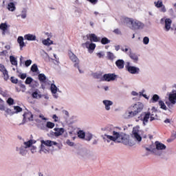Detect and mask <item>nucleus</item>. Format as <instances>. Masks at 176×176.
Wrapping results in <instances>:
<instances>
[{
	"label": "nucleus",
	"mask_w": 176,
	"mask_h": 176,
	"mask_svg": "<svg viewBox=\"0 0 176 176\" xmlns=\"http://www.w3.org/2000/svg\"><path fill=\"white\" fill-rule=\"evenodd\" d=\"M53 43V41L50 40V38H47L43 41V45L45 46H50Z\"/></svg>",
	"instance_id": "obj_26"
},
{
	"label": "nucleus",
	"mask_w": 176,
	"mask_h": 176,
	"mask_svg": "<svg viewBox=\"0 0 176 176\" xmlns=\"http://www.w3.org/2000/svg\"><path fill=\"white\" fill-rule=\"evenodd\" d=\"M89 39L91 42H100V37H98L96 34H89Z\"/></svg>",
	"instance_id": "obj_14"
},
{
	"label": "nucleus",
	"mask_w": 176,
	"mask_h": 176,
	"mask_svg": "<svg viewBox=\"0 0 176 176\" xmlns=\"http://www.w3.org/2000/svg\"><path fill=\"white\" fill-rule=\"evenodd\" d=\"M149 118H151V112H149V111L143 112L141 114L140 120H142L143 122L144 126H145L146 124V123H148V122H149Z\"/></svg>",
	"instance_id": "obj_7"
},
{
	"label": "nucleus",
	"mask_w": 176,
	"mask_h": 176,
	"mask_svg": "<svg viewBox=\"0 0 176 176\" xmlns=\"http://www.w3.org/2000/svg\"><path fill=\"white\" fill-rule=\"evenodd\" d=\"M159 105L161 108V109H164V111H167V107L166 106V104H164V102L163 100L159 101Z\"/></svg>",
	"instance_id": "obj_29"
},
{
	"label": "nucleus",
	"mask_w": 176,
	"mask_h": 176,
	"mask_svg": "<svg viewBox=\"0 0 176 176\" xmlns=\"http://www.w3.org/2000/svg\"><path fill=\"white\" fill-rule=\"evenodd\" d=\"M8 9L10 12H14L16 10V6H14V3L10 2L8 5Z\"/></svg>",
	"instance_id": "obj_23"
},
{
	"label": "nucleus",
	"mask_w": 176,
	"mask_h": 176,
	"mask_svg": "<svg viewBox=\"0 0 176 176\" xmlns=\"http://www.w3.org/2000/svg\"><path fill=\"white\" fill-rule=\"evenodd\" d=\"M132 96H138V94L135 91H132Z\"/></svg>",
	"instance_id": "obj_64"
},
{
	"label": "nucleus",
	"mask_w": 176,
	"mask_h": 176,
	"mask_svg": "<svg viewBox=\"0 0 176 176\" xmlns=\"http://www.w3.org/2000/svg\"><path fill=\"white\" fill-rule=\"evenodd\" d=\"M10 61L12 65H17V59H16L14 56H10Z\"/></svg>",
	"instance_id": "obj_28"
},
{
	"label": "nucleus",
	"mask_w": 176,
	"mask_h": 176,
	"mask_svg": "<svg viewBox=\"0 0 176 176\" xmlns=\"http://www.w3.org/2000/svg\"><path fill=\"white\" fill-rule=\"evenodd\" d=\"M31 71L32 72H38V65H36V64H34L31 67Z\"/></svg>",
	"instance_id": "obj_40"
},
{
	"label": "nucleus",
	"mask_w": 176,
	"mask_h": 176,
	"mask_svg": "<svg viewBox=\"0 0 176 176\" xmlns=\"http://www.w3.org/2000/svg\"><path fill=\"white\" fill-rule=\"evenodd\" d=\"M115 49H116V52H118L120 50V45H116L115 47Z\"/></svg>",
	"instance_id": "obj_60"
},
{
	"label": "nucleus",
	"mask_w": 176,
	"mask_h": 176,
	"mask_svg": "<svg viewBox=\"0 0 176 176\" xmlns=\"http://www.w3.org/2000/svg\"><path fill=\"white\" fill-rule=\"evenodd\" d=\"M50 151V150L49 149V148L46 147L45 145H41L40 152H44V153H49Z\"/></svg>",
	"instance_id": "obj_24"
},
{
	"label": "nucleus",
	"mask_w": 176,
	"mask_h": 176,
	"mask_svg": "<svg viewBox=\"0 0 176 176\" xmlns=\"http://www.w3.org/2000/svg\"><path fill=\"white\" fill-rule=\"evenodd\" d=\"M157 119V110L155 107H152L151 112H150V122H153Z\"/></svg>",
	"instance_id": "obj_9"
},
{
	"label": "nucleus",
	"mask_w": 176,
	"mask_h": 176,
	"mask_svg": "<svg viewBox=\"0 0 176 176\" xmlns=\"http://www.w3.org/2000/svg\"><path fill=\"white\" fill-rule=\"evenodd\" d=\"M38 80L41 83H46V76L43 74H38Z\"/></svg>",
	"instance_id": "obj_22"
},
{
	"label": "nucleus",
	"mask_w": 176,
	"mask_h": 176,
	"mask_svg": "<svg viewBox=\"0 0 176 176\" xmlns=\"http://www.w3.org/2000/svg\"><path fill=\"white\" fill-rule=\"evenodd\" d=\"M114 34H117V35H119L120 34V30L119 29H116L113 30Z\"/></svg>",
	"instance_id": "obj_58"
},
{
	"label": "nucleus",
	"mask_w": 176,
	"mask_h": 176,
	"mask_svg": "<svg viewBox=\"0 0 176 176\" xmlns=\"http://www.w3.org/2000/svg\"><path fill=\"white\" fill-rule=\"evenodd\" d=\"M5 49H6V50H10V45H6Z\"/></svg>",
	"instance_id": "obj_61"
},
{
	"label": "nucleus",
	"mask_w": 176,
	"mask_h": 176,
	"mask_svg": "<svg viewBox=\"0 0 176 176\" xmlns=\"http://www.w3.org/2000/svg\"><path fill=\"white\" fill-rule=\"evenodd\" d=\"M54 126H55L54 123L52 122H47L46 124V126L47 127V129H53Z\"/></svg>",
	"instance_id": "obj_41"
},
{
	"label": "nucleus",
	"mask_w": 176,
	"mask_h": 176,
	"mask_svg": "<svg viewBox=\"0 0 176 176\" xmlns=\"http://www.w3.org/2000/svg\"><path fill=\"white\" fill-rule=\"evenodd\" d=\"M19 87H21V89H22L21 91H25V85H24V84H20Z\"/></svg>",
	"instance_id": "obj_53"
},
{
	"label": "nucleus",
	"mask_w": 176,
	"mask_h": 176,
	"mask_svg": "<svg viewBox=\"0 0 176 176\" xmlns=\"http://www.w3.org/2000/svg\"><path fill=\"white\" fill-rule=\"evenodd\" d=\"M142 109H144V104L138 102L128 108L126 115H127L128 118H134V116H137L138 113L142 112Z\"/></svg>",
	"instance_id": "obj_1"
},
{
	"label": "nucleus",
	"mask_w": 176,
	"mask_h": 176,
	"mask_svg": "<svg viewBox=\"0 0 176 176\" xmlns=\"http://www.w3.org/2000/svg\"><path fill=\"white\" fill-rule=\"evenodd\" d=\"M54 130L55 132H52L51 134L55 137H60L64 134V128H54Z\"/></svg>",
	"instance_id": "obj_10"
},
{
	"label": "nucleus",
	"mask_w": 176,
	"mask_h": 176,
	"mask_svg": "<svg viewBox=\"0 0 176 176\" xmlns=\"http://www.w3.org/2000/svg\"><path fill=\"white\" fill-rule=\"evenodd\" d=\"M171 23H173V21L170 19H165V31H170V29L171 28Z\"/></svg>",
	"instance_id": "obj_15"
},
{
	"label": "nucleus",
	"mask_w": 176,
	"mask_h": 176,
	"mask_svg": "<svg viewBox=\"0 0 176 176\" xmlns=\"http://www.w3.org/2000/svg\"><path fill=\"white\" fill-rule=\"evenodd\" d=\"M155 146L157 151H163V149H166V145H164L163 143L155 142Z\"/></svg>",
	"instance_id": "obj_17"
},
{
	"label": "nucleus",
	"mask_w": 176,
	"mask_h": 176,
	"mask_svg": "<svg viewBox=\"0 0 176 176\" xmlns=\"http://www.w3.org/2000/svg\"><path fill=\"white\" fill-rule=\"evenodd\" d=\"M154 3L156 8H162L163 6V1H155Z\"/></svg>",
	"instance_id": "obj_36"
},
{
	"label": "nucleus",
	"mask_w": 176,
	"mask_h": 176,
	"mask_svg": "<svg viewBox=\"0 0 176 176\" xmlns=\"http://www.w3.org/2000/svg\"><path fill=\"white\" fill-rule=\"evenodd\" d=\"M23 122L25 123V122H32L34 120V115L31 111H27L23 115Z\"/></svg>",
	"instance_id": "obj_6"
},
{
	"label": "nucleus",
	"mask_w": 176,
	"mask_h": 176,
	"mask_svg": "<svg viewBox=\"0 0 176 176\" xmlns=\"http://www.w3.org/2000/svg\"><path fill=\"white\" fill-rule=\"evenodd\" d=\"M98 57H99V58H101L104 55H102V53L99 52L97 54Z\"/></svg>",
	"instance_id": "obj_59"
},
{
	"label": "nucleus",
	"mask_w": 176,
	"mask_h": 176,
	"mask_svg": "<svg viewBox=\"0 0 176 176\" xmlns=\"http://www.w3.org/2000/svg\"><path fill=\"white\" fill-rule=\"evenodd\" d=\"M89 2H90L91 3H92L93 5H96V3H97V2H98V0H87Z\"/></svg>",
	"instance_id": "obj_56"
},
{
	"label": "nucleus",
	"mask_w": 176,
	"mask_h": 176,
	"mask_svg": "<svg viewBox=\"0 0 176 176\" xmlns=\"http://www.w3.org/2000/svg\"><path fill=\"white\" fill-rule=\"evenodd\" d=\"M116 65L118 69H123L124 68V60L123 59H118L116 61Z\"/></svg>",
	"instance_id": "obj_13"
},
{
	"label": "nucleus",
	"mask_w": 176,
	"mask_h": 176,
	"mask_svg": "<svg viewBox=\"0 0 176 176\" xmlns=\"http://www.w3.org/2000/svg\"><path fill=\"white\" fill-rule=\"evenodd\" d=\"M19 77L21 78V79H25V78H27V74H21Z\"/></svg>",
	"instance_id": "obj_54"
},
{
	"label": "nucleus",
	"mask_w": 176,
	"mask_h": 176,
	"mask_svg": "<svg viewBox=\"0 0 176 176\" xmlns=\"http://www.w3.org/2000/svg\"><path fill=\"white\" fill-rule=\"evenodd\" d=\"M116 78H118V76H116L115 74H106L102 76L101 80L105 82H111L115 80Z\"/></svg>",
	"instance_id": "obj_5"
},
{
	"label": "nucleus",
	"mask_w": 176,
	"mask_h": 176,
	"mask_svg": "<svg viewBox=\"0 0 176 176\" xmlns=\"http://www.w3.org/2000/svg\"><path fill=\"white\" fill-rule=\"evenodd\" d=\"M32 96L33 98H41L42 96H41L39 94H38L37 91H34L32 93Z\"/></svg>",
	"instance_id": "obj_35"
},
{
	"label": "nucleus",
	"mask_w": 176,
	"mask_h": 176,
	"mask_svg": "<svg viewBox=\"0 0 176 176\" xmlns=\"http://www.w3.org/2000/svg\"><path fill=\"white\" fill-rule=\"evenodd\" d=\"M25 85H31L32 83V78L28 77L25 81Z\"/></svg>",
	"instance_id": "obj_43"
},
{
	"label": "nucleus",
	"mask_w": 176,
	"mask_h": 176,
	"mask_svg": "<svg viewBox=\"0 0 176 176\" xmlns=\"http://www.w3.org/2000/svg\"><path fill=\"white\" fill-rule=\"evenodd\" d=\"M8 54V51L7 50H3L0 52V56H5Z\"/></svg>",
	"instance_id": "obj_52"
},
{
	"label": "nucleus",
	"mask_w": 176,
	"mask_h": 176,
	"mask_svg": "<svg viewBox=\"0 0 176 176\" xmlns=\"http://www.w3.org/2000/svg\"><path fill=\"white\" fill-rule=\"evenodd\" d=\"M176 93L169 94V101L171 104H175Z\"/></svg>",
	"instance_id": "obj_21"
},
{
	"label": "nucleus",
	"mask_w": 176,
	"mask_h": 176,
	"mask_svg": "<svg viewBox=\"0 0 176 176\" xmlns=\"http://www.w3.org/2000/svg\"><path fill=\"white\" fill-rule=\"evenodd\" d=\"M25 148H30L32 145V140L24 142Z\"/></svg>",
	"instance_id": "obj_38"
},
{
	"label": "nucleus",
	"mask_w": 176,
	"mask_h": 176,
	"mask_svg": "<svg viewBox=\"0 0 176 176\" xmlns=\"http://www.w3.org/2000/svg\"><path fill=\"white\" fill-rule=\"evenodd\" d=\"M129 57L135 62L138 61V56L134 53H131V49H129Z\"/></svg>",
	"instance_id": "obj_20"
},
{
	"label": "nucleus",
	"mask_w": 176,
	"mask_h": 176,
	"mask_svg": "<svg viewBox=\"0 0 176 176\" xmlns=\"http://www.w3.org/2000/svg\"><path fill=\"white\" fill-rule=\"evenodd\" d=\"M18 43H19V46L21 49H23L24 46H25V43H24V38L23 36H19L17 39Z\"/></svg>",
	"instance_id": "obj_19"
},
{
	"label": "nucleus",
	"mask_w": 176,
	"mask_h": 176,
	"mask_svg": "<svg viewBox=\"0 0 176 176\" xmlns=\"http://www.w3.org/2000/svg\"><path fill=\"white\" fill-rule=\"evenodd\" d=\"M125 68H126L127 71H129L130 74H135L140 72V69L134 66H130V63H127Z\"/></svg>",
	"instance_id": "obj_8"
},
{
	"label": "nucleus",
	"mask_w": 176,
	"mask_h": 176,
	"mask_svg": "<svg viewBox=\"0 0 176 176\" xmlns=\"http://www.w3.org/2000/svg\"><path fill=\"white\" fill-rule=\"evenodd\" d=\"M143 43L144 45H148V43H149V38L147 37V36H145L144 38H143Z\"/></svg>",
	"instance_id": "obj_48"
},
{
	"label": "nucleus",
	"mask_w": 176,
	"mask_h": 176,
	"mask_svg": "<svg viewBox=\"0 0 176 176\" xmlns=\"http://www.w3.org/2000/svg\"><path fill=\"white\" fill-rule=\"evenodd\" d=\"M133 21V20L132 19H130V18L124 19V23H126V24H132Z\"/></svg>",
	"instance_id": "obj_46"
},
{
	"label": "nucleus",
	"mask_w": 176,
	"mask_h": 176,
	"mask_svg": "<svg viewBox=\"0 0 176 176\" xmlns=\"http://www.w3.org/2000/svg\"><path fill=\"white\" fill-rule=\"evenodd\" d=\"M27 153V151L23 148H20V154L24 156Z\"/></svg>",
	"instance_id": "obj_51"
},
{
	"label": "nucleus",
	"mask_w": 176,
	"mask_h": 176,
	"mask_svg": "<svg viewBox=\"0 0 176 176\" xmlns=\"http://www.w3.org/2000/svg\"><path fill=\"white\" fill-rule=\"evenodd\" d=\"M30 64H32V60H28L25 62V67H30Z\"/></svg>",
	"instance_id": "obj_50"
},
{
	"label": "nucleus",
	"mask_w": 176,
	"mask_h": 176,
	"mask_svg": "<svg viewBox=\"0 0 176 176\" xmlns=\"http://www.w3.org/2000/svg\"><path fill=\"white\" fill-rule=\"evenodd\" d=\"M78 138L83 139L86 137V133L83 131H79L78 132Z\"/></svg>",
	"instance_id": "obj_31"
},
{
	"label": "nucleus",
	"mask_w": 176,
	"mask_h": 176,
	"mask_svg": "<svg viewBox=\"0 0 176 176\" xmlns=\"http://www.w3.org/2000/svg\"><path fill=\"white\" fill-rule=\"evenodd\" d=\"M21 19H25V17H27V14H22L21 15Z\"/></svg>",
	"instance_id": "obj_62"
},
{
	"label": "nucleus",
	"mask_w": 176,
	"mask_h": 176,
	"mask_svg": "<svg viewBox=\"0 0 176 176\" xmlns=\"http://www.w3.org/2000/svg\"><path fill=\"white\" fill-rule=\"evenodd\" d=\"M133 135L137 139V141H138L139 142L142 141V138L137 132H134Z\"/></svg>",
	"instance_id": "obj_34"
},
{
	"label": "nucleus",
	"mask_w": 176,
	"mask_h": 176,
	"mask_svg": "<svg viewBox=\"0 0 176 176\" xmlns=\"http://www.w3.org/2000/svg\"><path fill=\"white\" fill-rule=\"evenodd\" d=\"M131 25L133 30H140L142 27V23L137 20H133Z\"/></svg>",
	"instance_id": "obj_12"
},
{
	"label": "nucleus",
	"mask_w": 176,
	"mask_h": 176,
	"mask_svg": "<svg viewBox=\"0 0 176 176\" xmlns=\"http://www.w3.org/2000/svg\"><path fill=\"white\" fill-rule=\"evenodd\" d=\"M125 47H126V48H124V47H122L121 48V50H122V52H124L125 53H127V52H129V48H127V46H126V45H125Z\"/></svg>",
	"instance_id": "obj_55"
},
{
	"label": "nucleus",
	"mask_w": 176,
	"mask_h": 176,
	"mask_svg": "<svg viewBox=\"0 0 176 176\" xmlns=\"http://www.w3.org/2000/svg\"><path fill=\"white\" fill-rule=\"evenodd\" d=\"M100 42L102 45H108V43H111V40L108 39L107 37H103Z\"/></svg>",
	"instance_id": "obj_27"
},
{
	"label": "nucleus",
	"mask_w": 176,
	"mask_h": 176,
	"mask_svg": "<svg viewBox=\"0 0 176 176\" xmlns=\"http://www.w3.org/2000/svg\"><path fill=\"white\" fill-rule=\"evenodd\" d=\"M120 137V133L113 131V136L109 135H104L103 140H104L105 142H111V141H113L116 142V141H119V138Z\"/></svg>",
	"instance_id": "obj_3"
},
{
	"label": "nucleus",
	"mask_w": 176,
	"mask_h": 176,
	"mask_svg": "<svg viewBox=\"0 0 176 176\" xmlns=\"http://www.w3.org/2000/svg\"><path fill=\"white\" fill-rule=\"evenodd\" d=\"M14 109L16 111V113H19V112H21V111H23V109L20 107V106H14Z\"/></svg>",
	"instance_id": "obj_42"
},
{
	"label": "nucleus",
	"mask_w": 176,
	"mask_h": 176,
	"mask_svg": "<svg viewBox=\"0 0 176 176\" xmlns=\"http://www.w3.org/2000/svg\"><path fill=\"white\" fill-rule=\"evenodd\" d=\"M68 56L71 61L74 63V67H77V68H79L80 60L79 58H78V56H76V55H75L74 52H71V50L68 52Z\"/></svg>",
	"instance_id": "obj_4"
},
{
	"label": "nucleus",
	"mask_w": 176,
	"mask_h": 176,
	"mask_svg": "<svg viewBox=\"0 0 176 176\" xmlns=\"http://www.w3.org/2000/svg\"><path fill=\"white\" fill-rule=\"evenodd\" d=\"M8 105H13L14 104V100L12 98H9L7 100Z\"/></svg>",
	"instance_id": "obj_44"
},
{
	"label": "nucleus",
	"mask_w": 176,
	"mask_h": 176,
	"mask_svg": "<svg viewBox=\"0 0 176 176\" xmlns=\"http://www.w3.org/2000/svg\"><path fill=\"white\" fill-rule=\"evenodd\" d=\"M89 50H94L96 49V44L91 43L89 45Z\"/></svg>",
	"instance_id": "obj_47"
},
{
	"label": "nucleus",
	"mask_w": 176,
	"mask_h": 176,
	"mask_svg": "<svg viewBox=\"0 0 176 176\" xmlns=\"http://www.w3.org/2000/svg\"><path fill=\"white\" fill-rule=\"evenodd\" d=\"M10 81L14 85H17L19 83V79L16 78L14 76H12L10 78Z\"/></svg>",
	"instance_id": "obj_39"
},
{
	"label": "nucleus",
	"mask_w": 176,
	"mask_h": 176,
	"mask_svg": "<svg viewBox=\"0 0 176 176\" xmlns=\"http://www.w3.org/2000/svg\"><path fill=\"white\" fill-rule=\"evenodd\" d=\"M118 142H122L124 145H128V146H133L134 145V142L130 139V136L127 135H120L119 137Z\"/></svg>",
	"instance_id": "obj_2"
},
{
	"label": "nucleus",
	"mask_w": 176,
	"mask_h": 176,
	"mask_svg": "<svg viewBox=\"0 0 176 176\" xmlns=\"http://www.w3.org/2000/svg\"><path fill=\"white\" fill-rule=\"evenodd\" d=\"M57 87L56 86V85L54 84H52L51 85V91L52 93V94H56V93H57Z\"/></svg>",
	"instance_id": "obj_32"
},
{
	"label": "nucleus",
	"mask_w": 176,
	"mask_h": 176,
	"mask_svg": "<svg viewBox=\"0 0 176 176\" xmlns=\"http://www.w3.org/2000/svg\"><path fill=\"white\" fill-rule=\"evenodd\" d=\"M41 144L45 146H53V145H54L55 146H57V145H58V143L56 142H53L52 140H41Z\"/></svg>",
	"instance_id": "obj_11"
},
{
	"label": "nucleus",
	"mask_w": 176,
	"mask_h": 176,
	"mask_svg": "<svg viewBox=\"0 0 176 176\" xmlns=\"http://www.w3.org/2000/svg\"><path fill=\"white\" fill-rule=\"evenodd\" d=\"M103 104L104 105H105V109H107V111H109V109H111V105H113V102L111 100H103Z\"/></svg>",
	"instance_id": "obj_16"
},
{
	"label": "nucleus",
	"mask_w": 176,
	"mask_h": 176,
	"mask_svg": "<svg viewBox=\"0 0 176 176\" xmlns=\"http://www.w3.org/2000/svg\"><path fill=\"white\" fill-rule=\"evenodd\" d=\"M107 58L108 60H113L115 58V55L113 54V53L111 52H107Z\"/></svg>",
	"instance_id": "obj_33"
},
{
	"label": "nucleus",
	"mask_w": 176,
	"mask_h": 176,
	"mask_svg": "<svg viewBox=\"0 0 176 176\" xmlns=\"http://www.w3.org/2000/svg\"><path fill=\"white\" fill-rule=\"evenodd\" d=\"M0 30L3 31V35H5V32L8 30V24L6 23H1Z\"/></svg>",
	"instance_id": "obj_25"
},
{
	"label": "nucleus",
	"mask_w": 176,
	"mask_h": 176,
	"mask_svg": "<svg viewBox=\"0 0 176 176\" xmlns=\"http://www.w3.org/2000/svg\"><path fill=\"white\" fill-rule=\"evenodd\" d=\"M3 75L4 80H9V74L8 72V70H6V72H3Z\"/></svg>",
	"instance_id": "obj_37"
},
{
	"label": "nucleus",
	"mask_w": 176,
	"mask_h": 176,
	"mask_svg": "<svg viewBox=\"0 0 176 176\" xmlns=\"http://www.w3.org/2000/svg\"><path fill=\"white\" fill-rule=\"evenodd\" d=\"M25 39L27 41H36V36L31 34H25L24 36Z\"/></svg>",
	"instance_id": "obj_18"
},
{
	"label": "nucleus",
	"mask_w": 176,
	"mask_h": 176,
	"mask_svg": "<svg viewBox=\"0 0 176 176\" xmlns=\"http://www.w3.org/2000/svg\"><path fill=\"white\" fill-rule=\"evenodd\" d=\"M8 71L6 69V67H5V65H3V64L0 63V72H2V74L5 72Z\"/></svg>",
	"instance_id": "obj_45"
},
{
	"label": "nucleus",
	"mask_w": 176,
	"mask_h": 176,
	"mask_svg": "<svg viewBox=\"0 0 176 176\" xmlns=\"http://www.w3.org/2000/svg\"><path fill=\"white\" fill-rule=\"evenodd\" d=\"M160 97L157 94H155L151 98V102H157L160 100Z\"/></svg>",
	"instance_id": "obj_30"
},
{
	"label": "nucleus",
	"mask_w": 176,
	"mask_h": 176,
	"mask_svg": "<svg viewBox=\"0 0 176 176\" xmlns=\"http://www.w3.org/2000/svg\"><path fill=\"white\" fill-rule=\"evenodd\" d=\"M164 122V123H170V119L167 118Z\"/></svg>",
	"instance_id": "obj_63"
},
{
	"label": "nucleus",
	"mask_w": 176,
	"mask_h": 176,
	"mask_svg": "<svg viewBox=\"0 0 176 176\" xmlns=\"http://www.w3.org/2000/svg\"><path fill=\"white\" fill-rule=\"evenodd\" d=\"M93 138V135L92 134H88L85 137L86 141H90Z\"/></svg>",
	"instance_id": "obj_49"
},
{
	"label": "nucleus",
	"mask_w": 176,
	"mask_h": 176,
	"mask_svg": "<svg viewBox=\"0 0 176 176\" xmlns=\"http://www.w3.org/2000/svg\"><path fill=\"white\" fill-rule=\"evenodd\" d=\"M67 144H69V146H74V142L69 141V140H67Z\"/></svg>",
	"instance_id": "obj_57"
}]
</instances>
